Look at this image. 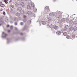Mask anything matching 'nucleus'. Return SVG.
Returning a JSON list of instances; mask_svg holds the SVG:
<instances>
[{
  "label": "nucleus",
  "instance_id": "nucleus-1",
  "mask_svg": "<svg viewBox=\"0 0 77 77\" xmlns=\"http://www.w3.org/2000/svg\"><path fill=\"white\" fill-rule=\"evenodd\" d=\"M62 14H61V12L59 11H57L56 13H54L53 15L54 17H57H57L58 18H60L61 17H62Z\"/></svg>",
  "mask_w": 77,
  "mask_h": 77
},
{
  "label": "nucleus",
  "instance_id": "nucleus-2",
  "mask_svg": "<svg viewBox=\"0 0 77 77\" xmlns=\"http://www.w3.org/2000/svg\"><path fill=\"white\" fill-rule=\"evenodd\" d=\"M8 36V35L6 34V33H5L4 32H2V38H6V36Z\"/></svg>",
  "mask_w": 77,
  "mask_h": 77
},
{
  "label": "nucleus",
  "instance_id": "nucleus-3",
  "mask_svg": "<svg viewBox=\"0 0 77 77\" xmlns=\"http://www.w3.org/2000/svg\"><path fill=\"white\" fill-rule=\"evenodd\" d=\"M45 9V10L47 11V12H48L50 11V10H49V7H48V6H46Z\"/></svg>",
  "mask_w": 77,
  "mask_h": 77
},
{
  "label": "nucleus",
  "instance_id": "nucleus-4",
  "mask_svg": "<svg viewBox=\"0 0 77 77\" xmlns=\"http://www.w3.org/2000/svg\"><path fill=\"white\" fill-rule=\"evenodd\" d=\"M63 31H62V32H60V31H57L56 32L57 34V35H60L61 33H62Z\"/></svg>",
  "mask_w": 77,
  "mask_h": 77
},
{
  "label": "nucleus",
  "instance_id": "nucleus-5",
  "mask_svg": "<svg viewBox=\"0 0 77 77\" xmlns=\"http://www.w3.org/2000/svg\"><path fill=\"white\" fill-rule=\"evenodd\" d=\"M28 15H32V12L31 11H29L27 12V13Z\"/></svg>",
  "mask_w": 77,
  "mask_h": 77
},
{
  "label": "nucleus",
  "instance_id": "nucleus-6",
  "mask_svg": "<svg viewBox=\"0 0 77 77\" xmlns=\"http://www.w3.org/2000/svg\"><path fill=\"white\" fill-rule=\"evenodd\" d=\"M21 6L23 7L24 6V3L23 2H21L20 3Z\"/></svg>",
  "mask_w": 77,
  "mask_h": 77
},
{
  "label": "nucleus",
  "instance_id": "nucleus-7",
  "mask_svg": "<svg viewBox=\"0 0 77 77\" xmlns=\"http://www.w3.org/2000/svg\"><path fill=\"white\" fill-rule=\"evenodd\" d=\"M27 8L28 9H31V6L30 5H28L27 6Z\"/></svg>",
  "mask_w": 77,
  "mask_h": 77
},
{
  "label": "nucleus",
  "instance_id": "nucleus-8",
  "mask_svg": "<svg viewBox=\"0 0 77 77\" xmlns=\"http://www.w3.org/2000/svg\"><path fill=\"white\" fill-rule=\"evenodd\" d=\"M73 29L74 31H76V30H77V27H76L75 26H74L73 27Z\"/></svg>",
  "mask_w": 77,
  "mask_h": 77
},
{
  "label": "nucleus",
  "instance_id": "nucleus-9",
  "mask_svg": "<svg viewBox=\"0 0 77 77\" xmlns=\"http://www.w3.org/2000/svg\"><path fill=\"white\" fill-rule=\"evenodd\" d=\"M54 29L55 30H57L59 29V26H54Z\"/></svg>",
  "mask_w": 77,
  "mask_h": 77
},
{
  "label": "nucleus",
  "instance_id": "nucleus-10",
  "mask_svg": "<svg viewBox=\"0 0 77 77\" xmlns=\"http://www.w3.org/2000/svg\"><path fill=\"white\" fill-rule=\"evenodd\" d=\"M20 15V13L18 12H17L16 14V15L17 16V17H19Z\"/></svg>",
  "mask_w": 77,
  "mask_h": 77
},
{
  "label": "nucleus",
  "instance_id": "nucleus-11",
  "mask_svg": "<svg viewBox=\"0 0 77 77\" xmlns=\"http://www.w3.org/2000/svg\"><path fill=\"white\" fill-rule=\"evenodd\" d=\"M61 22H65V18H63L61 19Z\"/></svg>",
  "mask_w": 77,
  "mask_h": 77
},
{
  "label": "nucleus",
  "instance_id": "nucleus-12",
  "mask_svg": "<svg viewBox=\"0 0 77 77\" xmlns=\"http://www.w3.org/2000/svg\"><path fill=\"white\" fill-rule=\"evenodd\" d=\"M53 14H54L53 13H50L49 14V16L50 17H52V16L53 15Z\"/></svg>",
  "mask_w": 77,
  "mask_h": 77
},
{
  "label": "nucleus",
  "instance_id": "nucleus-13",
  "mask_svg": "<svg viewBox=\"0 0 77 77\" xmlns=\"http://www.w3.org/2000/svg\"><path fill=\"white\" fill-rule=\"evenodd\" d=\"M64 27H65V29H68V28L69 27V26H68V25H66Z\"/></svg>",
  "mask_w": 77,
  "mask_h": 77
},
{
  "label": "nucleus",
  "instance_id": "nucleus-14",
  "mask_svg": "<svg viewBox=\"0 0 77 77\" xmlns=\"http://www.w3.org/2000/svg\"><path fill=\"white\" fill-rule=\"evenodd\" d=\"M50 27V28H51V29H53V28H54V25L52 24L51 25Z\"/></svg>",
  "mask_w": 77,
  "mask_h": 77
},
{
  "label": "nucleus",
  "instance_id": "nucleus-15",
  "mask_svg": "<svg viewBox=\"0 0 77 77\" xmlns=\"http://www.w3.org/2000/svg\"><path fill=\"white\" fill-rule=\"evenodd\" d=\"M72 39H74V38H75V34H72Z\"/></svg>",
  "mask_w": 77,
  "mask_h": 77
},
{
  "label": "nucleus",
  "instance_id": "nucleus-16",
  "mask_svg": "<svg viewBox=\"0 0 77 77\" xmlns=\"http://www.w3.org/2000/svg\"><path fill=\"white\" fill-rule=\"evenodd\" d=\"M73 30V28L72 27H70L69 29V31H72Z\"/></svg>",
  "mask_w": 77,
  "mask_h": 77
},
{
  "label": "nucleus",
  "instance_id": "nucleus-17",
  "mask_svg": "<svg viewBox=\"0 0 77 77\" xmlns=\"http://www.w3.org/2000/svg\"><path fill=\"white\" fill-rule=\"evenodd\" d=\"M61 21L60 20H58L57 22V23L58 24H60V23H61Z\"/></svg>",
  "mask_w": 77,
  "mask_h": 77
},
{
  "label": "nucleus",
  "instance_id": "nucleus-18",
  "mask_svg": "<svg viewBox=\"0 0 77 77\" xmlns=\"http://www.w3.org/2000/svg\"><path fill=\"white\" fill-rule=\"evenodd\" d=\"M32 7V8H34V7H35V5L34 4V3H32L31 4V5Z\"/></svg>",
  "mask_w": 77,
  "mask_h": 77
},
{
  "label": "nucleus",
  "instance_id": "nucleus-19",
  "mask_svg": "<svg viewBox=\"0 0 77 77\" xmlns=\"http://www.w3.org/2000/svg\"><path fill=\"white\" fill-rule=\"evenodd\" d=\"M67 35V33L66 32H64L63 33V35H64V36H66Z\"/></svg>",
  "mask_w": 77,
  "mask_h": 77
},
{
  "label": "nucleus",
  "instance_id": "nucleus-20",
  "mask_svg": "<svg viewBox=\"0 0 77 77\" xmlns=\"http://www.w3.org/2000/svg\"><path fill=\"white\" fill-rule=\"evenodd\" d=\"M42 23L43 25H44L45 24V21H42Z\"/></svg>",
  "mask_w": 77,
  "mask_h": 77
},
{
  "label": "nucleus",
  "instance_id": "nucleus-21",
  "mask_svg": "<svg viewBox=\"0 0 77 77\" xmlns=\"http://www.w3.org/2000/svg\"><path fill=\"white\" fill-rule=\"evenodd\" d=\"M17 20H18V18L17 17H15L14 18V21H17Z\"/></svg>",
  "mask_w": 77,
  "mask_h": 77
},
{
  "label": "nucleus",
  "instance_id": "nucleus-22",
  "mask_svg": "<svg viewBox=\"0 0 77 77\" xmlns=\"http://www.w3.org/2000/svg\"><path fill=\"white\" fill-rule=\"evenodd\" d=\"M66 38L67 39H69V38H70V36L69 35H66Z\"/></svg>",
  "mask_w": 77,
  "mask_h": 77
},
{
  "label": "nucleus",
  "instance_id": "nucleus-23",
  "mask_svg": "<svg viewBox=\"0 0 77 77\" xmlns=\"http://www.w3.org/2000/svg\"><path fill=\"white\" fill-rule=\"evenodd\" d=\"M0 6H1L2 7H4V6H5V5L4 4H2L1 5H0Z\"/></svg>",
  "mask_w": 77,
  "mask_h": 77
},
{
  "label": "nucleus",
  "instance_id": "nucleus-24",
  "mask_svg": "<svg viewBox=\"0 0 77 77\" xmlns=\"http://www.w3.org/2000/svg\"><path fill=\"white\" fill-rule=\"evenodd\" d=\"M4 2H5L6 4H8V1H6V0H4Z\"/></svg>",
  "mask_w": 77,
  "mask_h": 77
},
{
  "label": "nucleus",
  "instance_id": "nucleus-25",
  "mask_svg": "<svg viewBox=\"0 0 77 77\" xmlns=\"http://www.w3.org/2000/svg\"><path fill=\"white\" fill-rule=\"evenodd\" d=\"M33 11H34L35 12H36L37 11V9H36V8H35H35H33Z\"/></svg>",
  "mask_w": 77,
  "mask_h": 77
},
{
  "label": "nucleus",
  "instance_id": "nucleus-26",
  "mask_svg": "<svg viewBox=\"0 0 77 77\" xmlns=\"http://www.w3.org/2000/svg\"><path fill=\"white\" fill-rule=\"evenodd\" d=\"M20 13L21 14H22V15H23V14H24V12L23 11H21Z\"/></svg>",
  "mask_w": 77,
  "mask_h": 77
},
{
  "label": "nucleus",
  "instance_id": "nucleus-27",
  "mask_svg": "<svg viewBox=\"0 0 77 77\" xmlns=\"http://www.w3.org/2000/svg\"><path fill=\"white\" fill-rule=\"evenodd\" d=\"M18 10H19V11H21V8H18Z\"/></svg>",
  "mask_w": 77,
  "mask_h": 77
},
{
  "label": "nucleus",
  "instance_id": "nucleus-28",
  "mask_svg": "<svg viewBox=\"0 0 77 77\" xmlns=\"http://www.w3.org/2000/svg\"><path fill=\"white\" fill-rule=\"evenodd\" d=\"M23 21H24V22L25 23H26V21H27V20H26V19H24L23 20Z\"/></svg>",
  "mask_w": 77,
  "mask_h": 77
},
{
  "label": "nucleus",
  "instance_id": "nucleus-29",
  "mask_svg": "<svg viewBox=\"0 0 77 77\" xmlns=\"http://www.w3.org/2000/svg\"><path fill=\"white\" fill-rule=\"evenodd\" d=\"M69 22L70 23H73V21L72 20H70L69 21Z\"/></svg>",
  "mask_w": 77,
  "mask_h": 77
},
{
  "label": "nucleus",
  "instance_id": "nucleus-30",
  "mask_svg": "<svg viewBox=\"0 0 77 77\" xmlns=\"http://www.w3.org/2000/svg\"><path fill=\"white\" fill-rule=\"evenodd\" d=\"M20 25H21V26H23V22H20Z\"/></svg>",
  "mask_w": 77,
  "mask_h": 77
},
{
  "label": "nucleus",
  "instance_id": "nucleus-31",
  "mask_svg": "<svg viewBox=\"0 0 77 77\" xmlns=\"http://www.w3.org/2000/svg\"><path fill=\"white\" fill-rule=\"evenodd\" d=\"M23 18H27V16H26V15H24L23 16Z\"/></svg>",
  "mask_w": 77,
  "mask_h": 77
},
{
  "label": "nucleus",
  "instance_id": "nucleus-32",
  "mask_svg": "<svg viewBox=\"0 0 77 77\" xmlns=\"http://www.w3.org/2000/svg\"><path fill=\"white\" fill-rule=\"evenodd\" d=\"M14 25H15V26H17V22H16L14 23Z\"/></svg>",
  "mask_w": 77,
  "mask_h": 77
},
{
  "label": "nucleus",
  "instance_id": "nucleus-33",
  "mask_svg": "<svg viewBox=\"0 0 77 77\" xmlns=\"http://www.w3.org/2000/svg\"><path fill=\"white\" fill-rule=\"evenodd\" d=\"M10 29H13V26L12 25L10 27Z\"/></svg>",
  "mask_w": 77,
  "mask_h": 77
},
{
  "label": "nucleus",
  "instance_id": "nucleus-34",
  "mask_svg": "<svg viewBox=\"0 0 77 77\" xmlns=\"http://www.w3.org/2000/svg\"><path fill=\"white\" fill-rule=\"evenodd\" d=\"M47 23H50V21L49 20L47 21Z\"/></svg>",
  "mask_w": 77,
  "mask_h": 77
},
{
  "label": "nucleus",
  "instance_id": "nucleus-35",
  "mask_svg": "<svg viewBox=\"0 0 77 77\" xmlns=\"http://www.w3.org/2000/svg\"><path fill=\"white\" fill-rule=\"evenodd\" d=\"M3 14L4 15H6V13H5V12L3 11Z\"/></svg>",
  "mask_w": 77,
  "mask_h": 77
},
{
  "label": "nucleus",
  "instance_id": "nucleus-36",
  "mask_svg": "<svg viewBox=\"0 0 77 77\" xmlns=\"http://www.w3.org/2000/svg\"><path fill=\"white\" fill-rule=\"evenodd\" d=\"M74 25H75L76 24V22H74L73 23Z\"/></svg>",
  "mask_w": 77,
  "mask_h": 77
},
{
  "label": "nucleus",
  "instance_id": "nucleus-37",
  "mask_svg": "<svg viewBox=\"0 0 77 77\" xmlns=\"http://www.w3.org/2000/svg\"><path fill=\"white\" fill-rule=\"evenodd\" d=\"M7 39L8 41L7 43H8V44L9 41V40H8V38H7Z\"/></svg>",
  "mask_w": 77,
  "mask_h": 77
},
{
  "label": "nucleus",
  "instance_id": "nucleus-38",
  "mask_svg": "<svg viewBox=\"0 0 77 77\" xmlns=\"http://www.w3.org/2000/svg\"><path fill=\"white\" fill-rule=\"evenodd\" d=\"M10 23H11V24H12V23H13L14 22H12V21H11L10 22Z\"/></svg>",
  "mask_w": 77,
  "mask_h": 77
},
{
  "label": "nucleus",
  "instance_id": "nucleus-39",
  "mask_svg": "<svg viewBox=\"0 0 77 77\" xmlns=\"http://www.w3.org/2000/svg\"><path fill=\"white\" fill-rule=\"evenodd\" d=\"M7 27H9V25H8L7 26Z\"/></svg>",
  "mask_w": 77,
  "mask_h": 77
},
{
  "label": "nucleus",
  "instance_id": "nucleus-40",
  "mask_svg": "<svg viewBox=\"0 0 77 77\" xmlns=\"http://www.w3.org/2000/svg\"><path fill=\"white\" fill-rule=\"evenodd\" d=\"M8 32L9 33V32H11V31L10 30H8Z\"/></svg>",
  "mask_w": 77,
  "mask_h": 77
},
{
  "label": "nucleus",
  "instance_id": "nucleus-41",
  "mask_svg": "<svg viewBox=\"0 0 77 77\" xmlns=\"http://www.w3.org/2000/svg\"><path fill=\"white\" fill-rule=\"evenodd\" d=\"M15 30H17V28L15 27Z\"/></svg>",
  "mask_w": 77,
  "mask_h": 77
},
{
  "label": "nucleus",
  "instance_id": "nucleus-42",
  "mask_svg": "<svg viewBox=\"0 0 77 77\" xmlns=\"http://www.w3.org/2000/svg\"><path fill=\"white\" fill-rule=\"evenodd\" d=\"M56 0H53V2H56Z\"/></svg>",
  "mask_w": 77,
  "mask_h": 77
},
{
  "label": "nucleus",
  "instance_id": "nucleus-43",
  "mask_svg": "<svg viewBox=\"0 0 77 77\" xmlns=\"http://www.w3.org/2000/svg\"><path fill=\"white\" fill-rule=\"evenodd\" d=\"M63 31L62 33H63V31L61 30V31H60V32H62Z\"/></svg>",
  "mask_w": 77,
  "mask_h": 77
},
{
  "label": "nucleus",
  "instance_id": "nucleus-44",
  "mask_svg": "<svg viewBox=\"0 0 77 77\" xmlns=\"http://www.w3.org/2000/svg\"><path fill=\"white\" fill-rule=\"evenodd\" d=\"M20 35H23V33H21L20 34Z\"/></svg>",
  "mask_w": 77,
  "mask_h": 77
},
{
  "label": "nucleus",
  "instance_id": "nucleus-45",
  "mask_svg": "<svg viewBox=\"0 0 77 77\" xmlns=\"http://www.w3.org/2000/svg\"><path fill=\"white\" fill-rule=\"evenodd\" d=\"M10 8H12V5H11L10 6Z\"/></svg>",
  "mask_w": 77,
  "mask_h": 77
},
{
  "label": "nucleus",
  "instance_id": "nucleus-46",
  "mask_svg": "<svg viewBox=\"0 0 77 77\" xmlns=\"http://www.w3.org/2000/svg\"><path fill=\"white\" fill-rule=\"evenodd\" d=\"M2 26V24H1V23H0V26Z\"/></svg>",
  "mask_w": 77,
  "mask_h": 77
},
{
  "label": "nucleus",
  "instance_id": "nucleus-47",
  "mask_svg": "<svg viewBox=\"0 0 77 77\" xmlns=\"http://www.w3.org/2000/svg\"><path fill=\"white\" fill-rule=\"evenodd\" d=\"M13 7H14V6H12V7L11 8H13Z\"/></svg>",
  "mask_w": 77,
  "mask_h": 77
},
{
  "label": "nucleus",
  "instance_id": "nucleus-48",
  "mask_svg": "<svg viewBox=\"0 0 77 77\" xmlns=\"http://www.w3.org/2000/svg\"><path fill=\"white\" fill-rule=\"evenodd\" d=\"M12 0L10 1V2H12Z\"/></svg>",
  "mask_w": 77,
  "mask_h": 77
},
{
  "label": "nucleus",
  "instance_id": "nucleus-49",
  "mask_svg": "<svg viewBox=\"0 0 77 77\" xmlns=\"http://www.w3.org/2000/svg\"><path fill=\"white\" fill-rule=\"evenodd\" d=\"M0 3H2V2H0Z\"/></svg>",
  "mask_w": 77,
  "mask_h": 77
},
{
  "label": "nucleus",
  "instance_id": "nucleus-50",
  "mask_svg": "<svg viewBox=\"0 0 77 77\" xmlns=\"http://www.w3.org/2000/svg\"><path fill=\"white\" fill-rule=\"evenodd\" d=\"M3 11V10H1V11Z\"/></svg>",
  "mask_w": 77,
  "mask_h": 77
},
{
  "label": "nucleus",
  "instance_id": "nucleus-51",
  "mask_svg": "<svg viewBox=\"0 0 77 77\" xmlns=\"http://www.w3.org/2000/svg\"><path fill=\"white\" fill-rule=\"evenodd\" d=\"M25 1H27L28 0H25Z\"/></svg>",
  "mask_w": 77,
  "mask_h": 77
},
{
  "label": "nucleus",
  "instance_id": "nucleus-52",
  "mask_svg": "<svg viewBox=\"0 0 77 77\" xmlns=\"http://www.w3.org/2000/svg\"><path fill=\"white\" fill-rule=\"evenodd\" d=\"M9 0H6V1H8Z\"/></svg>",
  "mask_w": 77,
  "mask_h": 77
},
{
  "label": "nucleus",
  "instance_id": "nucleus-53",
  "mask_svg": "<svg viewBox=\"0 0 77 77\" xmlns=\"http://www.w3.org/2000/svg\"><path fill=\"white\" fill-rule=\"evenodd\" d=\"M41 25H40V26H41Z\"/></svg>",
  "mask_w": 77,
  "mask_h": 77
},
{
  "label": "nucleus",
  "instance_id": "nucleus-54",
  "mask_svg": "<svg viewBox=\"0 0 77 77\" xmlns=\"http://www.w3.org/2000/svg\"><path fill=\"white\" fill-rule=\"evenodd\" d=\"M76 0V1H77V0Z\"/></svg>",
  "mask_w": 77,
  "mask_h": 77
},
{
  "label": "nucleus",
  "instance_id": "nucleus-55",
  "mask_svg": "<svg viewBox=\"0 0 77 77\" xmlns=\"http://www.w3.org/2000/svg\"><path fill=\"white\" fill-rule=\"evenodd\" d=\"M37 22H38V21L37 22Z\"/></svg>",
  "mask_w": 77,
  "mask_h": 77
},
{
  "label": "nucleus",
  "instance_id": "nucleus-56",
  "mask_svg": "<svg viewBox=\"0 0 77 77\" xmlns=\"http://www.w3.org/2000/svg\"><path fill=\"white\" fill-rule=\"evenodd\" d=\"M74 15H75V14H74Z\"/></svg>",
  "mask_w": 77,
  "mask_h": 77
}]
</instances>
